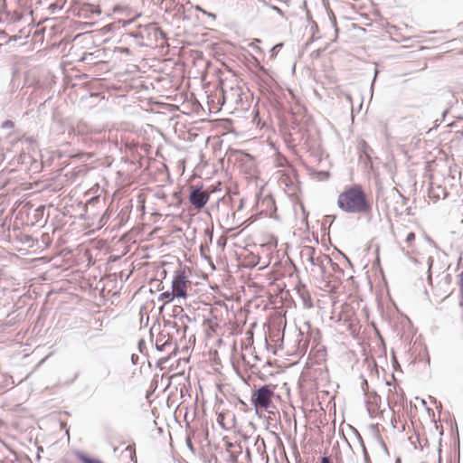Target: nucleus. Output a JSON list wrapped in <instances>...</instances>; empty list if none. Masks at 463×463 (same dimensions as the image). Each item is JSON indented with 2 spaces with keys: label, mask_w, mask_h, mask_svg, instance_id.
<instances>
[{
  "label": "nucleus",
  "mask_w": 463,
  "mask_h": 463,
  "mask_svg": "<svg viewBox=\"0 0 463 463\" xmlns=\"http://www.w3.org/2000/svg\"><path fill=\"white\" fill-rule=\"evenodd\" d=\"M337 206L346 213L364 214L372 218V204L360 184H353L339 194Z\"/></svg>",
  "instance_id": "1"
},
{
  "label": "nucleus",
  "mask_w": 463,
  "mask_h": 463,
  "mask_svg": "<svg viewBox=\"0 0 463 463\" xmlns=\"http://www.w3.org/2000/svg\"><path fill=\"white\" fill-rule=\"evenodd\" d=\"M210 194V192L203 189V184L191 185L188 200L191 205L200 212L207 204Z\"/></svg>",
  "instance_id": "2"
},
{
  "label": "nucleus",
  "mask_w": 463,
  "mask_h": 463,
  "mask_svg": "<svg viewBox=\"0 0 463 463\" xmlns=\"http://www.w3.org/2000/svg\"><path fill=\"white\" fill-rule=\"evenodd\" d=\"M188 282V277L185 275L184 270L178 269L175 271L171 288L172 292L177 298H186Z\"/></svg>",
  "instance_id": "3"
},
{
  "label": "nucleus",
  "mask_w": 463,
  "mask_h": 463,
  "mask_svg": "<svg viewBox=\"0 0 463 463\" xmlns=\"http://www.w3.org/2000/svg\"><path fill=\"white\" fill-rule=\"evenodd\" d=\"M273 388L269 385L263 386L256 391L251 397V402L256 409L267 410L271 403Z\"/></svg>",
  "instance_id": "4"
},
{
  "label": "nucleus",
  "mask_w": 463,
  "mask_h": 463,
  "mask_svg": "<svg viewBox=\"0 0 463 463\" xmlns=\"http://www.w3.org/2000/svg\"><path fill=\"white\" fill-rule=\"evenodd\" d=\"M296 333V339H295V345H294V351L293 353L297 355H304L309 346L310 341H312V337L315 335H313V332L310 333V335H305L302 331H300L298 328L295 329Z\"/></svg>",
  "instance_id": "5"
},
{
  "label": "nucleus",
  "mask_w": 463,
  "mask_h": 463,
  "mask_svg": "<svg viewBox=\"0 0 463 463\" xmlns=\"http://www.w3.org/2000/svg\"><path fill=\"white\" fill-rule=\"evenodd\" d=\"M312 337V345L310 349V354H313L316 361L320 363L326 359V346L320 345V332L317 330L314 336Z\"/></svg>",
  "instance_id": "6"
},
{
  "label": "nucleus",
  "mask_w": 463,
  "mask_h": 463,
  "mask_svg": "<svg viewBox=\"0 0 463 463\" xmlns=\"http://www.w3.org/2000/svg\"><path fill=\"white\" fill-rule=\"evenodd\" d=\"M303 252L313 266H323V260H326V263H331V258L328 255L319 253L317 256V250L314 247L307 246Z\"/></svg>",
  "instance_id": "7"
},
{
  "label": "nucleus",
  "mask_w": 463,
  "mask_h": 463,
  "mask_svg": "<svg viewBox=\"0 0 463 463\" xmlns=\"http://www.w3.org/2000/svg\"><path fill=\"white\" fill-rule=\"evenodd\" d=\"M430 198L438 201L440 198H447L449 192L445 187L439 184H434L433 183L430 184L429 191H428Z\"/></svg>",
  "instance_id": "8"
},
{
  "label": "nucleus",
  "mask_w": 463,
  "mask_h": 463,
  "mask_svg": "<svg viewBox=\"0 0 463 463\" xmlns=\"http://www.w3.org/2000/svg\"><path fill=\"white\" fill-rule=\"evenodd\" d=\"M223 95L225 99H230L231 100H234L236 103L241 101L242 90L238 85L232 86L229 90L223 89Z\"/></svg>",
  "instance_id": "9"
},
{
  "label": "nucleus",
  "mask_w": 463,
  "mask_h": 463,
  "mask_svg": "<svg viewBox=\"0 0 463 463\" xmlns=\"http://www.w3.org/2000/svg\"><path fill=\"white\" fill-rule=\"evenodd\" d=\"M285 327H286V322H284V326L281 329L280 326L277 328H272L269 331V337L272 342L275 343L276 345H279V347L283 345V339H284V334H285Z\"/></svg>",
  "instance_id": "10"
},
{
  "label": "nucleus",
  "mask_w": 463,
  "mask_h": 463,
  "mask_svg": "<svg viewBox=\"0 0 463 463\" xmlns=\"http://www.w3.org/2000/svg\"><path fill=\"white\" fill-rule=\"evenodd\" d=\"M165 337H166V335L160 334L156 338V348L160 352L165 351L166 346L171 345L170 337L169 336L167 338H165Z\"/></svg>",
  "instance_id": "11"
},
{
  "label": "nucleus",
  "mask_w": 463,
  "mask_h": 463,
  "mask_svg": "<svg viewBox=\"0 0 463 463\" xmlns=\"http://www.w3.org/2000/svg\"><path fill=\"white\" fill-rule=\"evenodd\" d=\"M175 319H177L181 324H184V320H186L187 322H195L196 321V317L195 316H193V317H190L189 315L184 313V310L181 309L179 314H176L175 316Z\"/></svg>",
  "instance_id": "12"
},
{
  "label": "nucleus",
  "mask_w": 463,
  "mask_h": 463,
  "mask_svg": "<svg viewBox=\"0 0 463 463\" xmlns=\"http://www.w3.org/2000/svg\"><path fill=\"white\" fill-rule=\"evenodd\" d=\"M171 326L173 329H175L176 332H179V330H183L184 335L183 337L185 338V333L188 330V326L185 324H182L181 326H178L177 322H171V321H165V326Z\"/></svg>",
  "instance_id": "13"
},
{
  "label": "nucleus",
  "mask_w": 463,
  "mask_h": 463,
  "mask_svg": "<svg viewBox=\"0 0 463 463\" xmlns=\"http://www.w3.org/2000/svg\"><path fill=\"white\" fill-rule=\"evenodd\" d=\"M176 297L171 291H165L158 297V300L163 301L165 304L171 303Z\"/></svg>",
  "instance_id": "14"
},
{
  "label": "nucleus",
  "mask_w": 463,
  "mask_h": 463,
  "mask_svg": "<svg viewBox=\"0 0 463 463\" xmlns=\"http://www.w3.org/2000/svg\"><path fill=\"white\" fill-rule=\"evenodd\" d=\"M383 384L385 385V387L388 388V392H396V378L392 377L389 381H383Z\"/></svg>",
  "instance_id": "15"
},
{
  "label": "nucleus",
  "mask_w": 463,
  "mask_h": 463,
  "mask_svg": "<svg viewBox=\"0 0 463 463\" xmlns=\"http://www.w3.org/2000/svg\"><path fill=\"white\" fill-rule=\"evenodd\" d=\"M458 278H459V281H458V286H459V301H458V306H463V270L458 275Z\"/></svg>",
  "instance_id": "16"
},
{
  "label": "nucleus",
  "mask_w": 463,
  "mask_h": 463,
  "mask_svg": "<svg viewBox=\"0 0 463 463\" xmlns=\"http://www.w3.org/2000/svg\"><path fill=\"white\" fill-rule=\"evenodd\" d=\"M66 3L67 0H56L54 3L51 4L50 7L52 8L53 10H61Z\"/></svg>",
  "instance_id": "17"
},
{
  "label": "nucleus",
  "mask_w": 463,
  "mask_h": 463,
  "mask_svg": "<svg viewBox=\"0 0 463 463\" xmlns=\"http://www.w3.org/2000/svg\"><path fill=\"white\" fill-rule=\"evenodd\" d=\"M89 128L87 126V124L83 121H80L78 124H77V131L79 134H85L89 131Z\"/></svg>",
  "instance_id": "18"
},
{
  "label": "nucleus",
  "mask_w": 463,
  "mask_h": 463,
  "mask_svg": "<svg viewBox=\"0 0 463 463\" xmlns=\"http://www.w3.org/2000/svg\"><path fill=\"white\" fill-rule=\"evenodd\" d=\"M126 451L129 452V457L132 461L137 463V456H136V449L134 445H128L126 449Z\"/></svg>",
  "instance_id": "19"
},
{
  "label": "nucleus",
  "mask_w": 463,
  "mask_h": 463,
  "mask_svg": "<svg viewBox=\"0 0 463 463\" xmlns=\"http://www.w3.org/2000/svg\"><path fill=\"white\" fill-rule=\"evenodd\" d=\"M79 458H80V461L83 463H103L99 459L90 458L89 457H87L86 455H83V454L80 455Z\"/></svg>",
  "instance_id": "20"
},
{
  "label": "nucleus",
  "mask_w": 463,
  "mask_h": 463,
  "mask_svg": "<svg viewBox=\"0 0 463 463\" xmlns=\"http://www.w3.org/2000/svg\"><path fill=\"white\" fill-rule=\"evenodd\" d=\"M14 128V122L10 119H6L1 124L2 129H13Z\"/></svg>",
  "instance_id": "21"
},
{
  "label": "nucleus",
  "mask_w": 463,
  "mask_h": 463,
  "mask_svg": "<svg viewBox=\"0 0 463 463\" xmlns=\"http://www.w3.org/2000/svg\"><path fill=\"white\" fill-rule=\"evenodd\" d=\"M86 10L87 11H90L91 12L92 14H99L101 12L99 10V8L98 6H95V5H87L85 6Z\"/></svg>",
  "instance_id": "22"
},
{
  "label": "nucleus",
  "mask_w": 463,
  "mask_h": 463,
  "mask_svg": "<svg viewBox=\"0 0 463 463\" xmlns=\"http://www.w3.org/2000/svg\"><path fill=\"white\" fill-rule=\"evenodd\" d=\"M267 6L269 7L270 9H272L273 11H275L280 16L285 17V13L277 5H274L269 2V5H267Z\"/></svg>",
  "instance_id": "23"
},
{
  "label": "nucleus",
  "mask_w": 463,
  "mask_h": 463,
  "mask_svg": "<svg viewBox=\"0 0 463 463\" xmlns=\"http://www.w3.org/2000/svg\"><path fill=\"white\" fill-rule=\"evenodd\" d=\"M415 241V233L411 232L407 234L405 238V242L411 245Z\"/></svg>",
  "instance_id": "24"
},
{
  "label": "nucleus",
  "mask_w": 463,
  "mask_h": 463,
  "mask_svg": "<svg viewBox=\"0 0 463 463\" xmlns=\"http://www.w3.org/2000/svg\"><path fill=\"white\" fill-rule=\"evenodd\" d=\"M433 258L432 257H429L428 258V279L430 281L431 280V272H430V269H431V267H432V264H433Z\"/></svg>",
  "instance_id": "25"
},
{
  "label": "nucleus",
  "mask_w": 463,
  "mask_h": 463,
  "mask_svg": "<svg viewBox=\"0 0 463 463\" xmlns=\"http://www.w3.org/2000/svg\"><path fill=\"white\" fill-rule=\"evenodd\" d=\"M328 264L331 266V268L334 271H335V272L337 271L342 274L344 273V270L338 266V264L334 262L332 260H331V263H328Z\"/></svg>",
  "instance_id": "26"
},
{
  "label": "nucleus",
  "mask_w": 463,
  "mask_h": 463,
  "mask_svg": "<svg viewBox=\"0 0 463 463\" xmlns=\"http://www.w3.org/2000/svg\"><path fill=\"white\" fill-rule=\"evenodd\" d=\"M127 35L133 39H143V35L138 32H130V33H128Z\"/></svg>",
  "instance_id": "27"
},
{
  "label": "nucleus",
  "mask_w": 463,
  "mask_h": 463,
  "mask_svg": "<svg viewBox=\"0 0 463 463\" xmlns=\"http://www.w3.org/2000/svg\"><path fill=\"white\" fill-rule=\"evenodd\" d=\"M217 421L223 429H227L224 423V415L222 413L218 414Z\"/></svg>",
  "instance_id": "28"
},
{
  "label": "nucleus",
  "mask_w": 463,
  "mask_h": 463,
  "mask_svg": "<svg viewBox=\"0 0 463 463\" xmlns=\"http://www.w3.org/2000/svg\"><path fill=\"white\" fill-rule=\"evenodd\" d=\"M100 202V196L97 195V196H92L91 198H90L88 200V204H95V203H99Z\"/></svg>",
  "instance_id": "29"
},
{
  "label": "nucleus",
  "mask_w": 463,
  "mask_h": 463,
  "mask_svg": "<svg viewBox=\"0 0 463 463\" xmlns=\"http://www.w3.org/2000/svg\"><path fill=\"white\" fill-rule=\"evenodd\" d=\"M156 35L159 34L162 39H166V33L161 28H156Z\"/></svg>",
  "instance_id": "30"
},
{
  "label": "nucleus",
  "mask_w": 463,
  "mask_h": 463,
  "mask_svg": "<svg viewBox=\"0 0 463 463\" xmlns=\"http://www.w3.org/2000/svg\"><path fill=\"white\" fill-rule=\"evenodd\" d=\"M326 265H328L326 263V260H323V266H318L319 269H321L322 273H326Z\"/></svg>",
  "instance_id": "31"
},
{
  "label": "nucleus",
  "mask_w": 463,
  "mask_h": 463,
  "mask_svg": "<svg viewBox=\"0 0 463 463\" xmlns=\"http://www.w3.org/2000/svg\"><path fill=\"white\" fill-rule=\"evenodd\" d=\"M320 52H321L320 50H315L312 52L311 56L313 58H318L320 56Z\"/></svg>",
  "instance_id": "32"
},
{
  "label": "nucleus",
  "mask_w": 463,
  "mask_h": 463,
  "mask_svg": "<svg viewBox=\"0 0 463 463\" xmlns=\"http://www.w3.org/2000/svg\"><path fill=\"white\" fill-rule=\"evenodd\" d=\"M364 460H365V463H372L371 460H370V458H369V455L366 451V449H364Z\"/></svg>",
  "instance_id": "33"
},
{
  "label": "nucleus",
  "mask_w": 463,
  "mask_h": 463,
  "mask_svg": "<svg viewBox=\"0 0 463 463\" xmlns=\"http://www.w3.org/2000/svg\"><path fill=\"white\" fill-rule=\"evenodd\" d=\"M203 14H205V15H207V16H209V17H212V18H213V19H215V18H216V14H213V13H211V12H207V11H205Z\"/></svg>",
  "instance_id": "34"
},
{
  "label": "nucleus",
  "mask_w": 463,
  "mask_h": 463,
  "mask_svg": "<svg viewBox=\"0 0 463 463\" xmlns=\"http://www.w3.org/2000/svg\"><path fill=\"white\" fill-rule=\"evenodd\" d=\"M195 10L199 11V12H202L203 14H204L205 10L202 8V6L200 5H195Z\"/></svg>",
  "instance_id": "35"
},
{
  "label": "nucleus",
  "mask_w": 463,
  "mask_h": 463,
  "mask_svg": "<svg viewBox=\"0 0 463 463\" xmlns=\"http://www.w3.org/2000/svg\"><path fill=\"white\" fill-rule=\"evenodd\" d=\"M184 373L182 372V373H173L171 374L170 376H173V377H175V376H184Z\"/></svg>",
  "instance_id": "36"
},
{
  "label": "nucleus",
  "mask_w": 463,
  "mask_h": 463,
  "mask_svg": "<svg viewBox=\"0 0 463 463\" xmlns=\"http://www.w3.org/2000/svg\"><path fill=\"white\" fill-rule=\"evenodd\" d=\"M282 46H283V43L276 44V45L271 49V51H273V50H275V49H280Z\"/></svg>",
  "instance_id": "37"
},
{
  "label": "nucleus",
  "mask_w": 463,
  "mask_h": 463,
  "mask_svg": "<svg viewBox=\"0 0 463 463\" xmlns=\"http://www.w3.org/2000/svg\"><path fill=\"white\" fill-rule=\"evenodd\" d=\"M258 1L262 3L264 5H269V2L267 0H258Z\"/></svg>",
  "instance_id": "38"
},
{
  "label": "nucleus",
  "mask_w": 463,
  "mask_h": 463,
  "mask_svg": "<svg viewBox=\"0 0 463 463\" xmlns=\"http://www.w3.org/2000/svg\"><path fill=\"white\" fill-rule=\"evenodd\" d=\"M321 463H330V460H329V458L325 457V458H322Z\"/></svg>",
  "instance_id": "39"
},
{
  "label": "nucleus",
  "mask_w": 463,
  "mask_h": 463,
  "mask_svg": "<svg viewBox=\"0 0 463 463\" xmlns=\"http://www.w3.org/2000/svg\"><path fill=\"white\" fill-rule=\"evenodd\" d=\"M332 22H333V25L335 27V32H337L336 21H335V17L332 19Z\"/></svg>",
  "instance_id": "40"
},
{
  "label": "nucleus",
  "mask_w": 463,
  "mask_h": 463,
  "mask_svg": "<svg viewBox=\"0 0 463 463\" xmlns=\"http://www.w3.org/2000/svg\"><path fill=\"white\" fill-rule=\"evenodd\" d=\"M445 278H446L447 282L449 283L450 279H451V276L449 274H447Z\"/></svg>",
  "instance_id": "41"
},
{
  "label": "nucleus",
  "mask_w": 463,
  "mask_h": 463,
  "mask_svg": "<svg viewBox=\"0 0 463 463\" xmlns=\"http://www.w3.org/2000/svg\"><path fill=\"white\" fill-rule=\"evenodd\" d=\"M447 113H448V109H446V110H444V111L442 112V120H444V119H445V117H446Z\"/></svg>",
  "instance_id": "42"
},
{
  "label": "nucleus",
  "mask_w": 463,
  "mask_h": 463,
  "mask_svg": "<svg viewBox=\"0 0 463 463\" xmlns=\"http://www.w3.org/2000/svg\"><path fill=\"white\" fill-rule=\"evenodd\" d=\"M137 358H138V356L136 355V354H132L131 355V360H132L133 363H135V359H137Z\"/></svg>",
  "instance_id": "43"
},
{
  "label": "nucleus",
  "mask_w": 463,
  "mask_h": 463,
  "mask_svg": "<svg viewBox=\"0 0 463 463\" xmlns=\"http://www.w3.org/2000/svg\"><path fill=\"white\" fill-rule=\"evenodd\" d=\"M174 196H175V198H179V196H180V192H175V193H174Z\"/></svg>",
  "instance_id": "44"
},
{
  "label": "nucleus",
  "mask_w": 463,
  "mask_h": 463,
  "mask_svg": "<svg viewBox=\"0 0 463 463\" xmlns=\"http://www.w3.org/2000/svg\"><path fill=\"white\" fill-rule=\"evenodd\" d=\"M140 345H145L144 340H140L138 343V348H140Z\"/></svg>",
  "instance_id": "45"
},
{
  "label": "nucleus",
  "mask_w": 463,
  "mask_h": 463,
  "mask_svg": "<svg viewBox=\"0 0 463 463\" xmlns=\"http://www.w3.org/2000/svg\"><path fill=\"white\" fill-rule=\"evenodd\" d=\"M377 73H378V71L376 70L375 71V74H374V78H373V82H372V85H373V83L375 82V78H376Z\"/></svg>",
  "instance_id": "46"
},
{
  "label": "nucleus",
  "mask_w": 463,
  "mask_h": 463,
  "mask_svg": "<svg viewBox=\"0 0 463 463\" xmlns=\"http://www.w3.org/2000/svg\"><path fill=\"white\" fill-rule=\"evenodd\" d=\"M260 80L263 84H265V85H269V83L267 82V80H264V79H260Z\"/></svg>",
  "instance_id": "47"
},
{
  "label": "nucleus",
  "mask_w": 463,
  "mask_h": 463,
  "mask_svg": "<svg viewBox=\"0 0 463 463\" xmlns=\"http://www.w3.org/2000/svg\"><path fill=\"white\" fill-rule=\"evenodd\" d=\"M343 256L345 259V260L348 262V264L351 265V261L349 260V259L346 256H345V255H343Z\"/></svg>",
  "instance_id": "48"
},
{
  "label": "nucleus",
  "mask_w": 463,
  "mask_h": 463,
  "mask_svg": "<svg viewBox=\"0 0 463 463\" xmlns=\"http://www.w3.org/2000/svg\"><path fill=\"white\" fill-rule=\"evenodd\" d=\"M462 309L461 320L463 321V306H458Z\"/></svg>",
  "instance_id": "49"
},
{
  "label": "nucleus",
  "mask_w": 463,
  "mask_h": 463,
  "mask_svg": "<svg viewBox=\"0 0 463 463\" xmlns=\"http://www.w3.org/2000/svg\"><path fill=\"white\" fill-rule=\"evenodd\" d=\"M206 232L212 237V232H210L209 230H206Z\"/></svg>",
  "instance_id": "50"
},
{
  "label": "nucleus",
  "mask_w": 463,
  "mask_h": 463,
  "mask_svg": "<svg viewBox=\"0 0 463 463\" xmlns=\"http://www.w3.org/2000/svg\"><path fill=\"white\" fill-rule=\"evenodd\" d=\"M170 379H171V378H167L168 382H167V383H166V386H169V384H170L169 380H170Z\"/></svg>",
  "instance_id": "51"
},
{
  "label": "nucleus",
  "mask_w": 463,
  "mask_h": 463,
  "mask_svg": "<svg viewBox=\"0 0 463 463\" xmlns=\"http://www.w3.org/2000/svg\"><path fill=\"white\" fill-rule=\"evenodd\" d=\"M266 77L268 78V80H272V79L269 76V74H266Z\"/></svg>",
  "instance_id": "52"
},
{
  "label": "nucleus",
  "mask_w": 463,
  "mask_h": 463,
  "mask_svg": "<svg viewBox=\"0 0 463 463\" xmlns=\"http://www.w3.org/2000/svg\"><path fill=\"white\" fill-rule=\"evenodd\" d=\"M269 376H270V377H273V376H275V373H269Z\"/></svg>",
  "instance_id": "53"
},
{
  "label": "nucleus",
  "mask_w": 463,
  "mask_h": 463,
  "mask_svg": "<svg viewBox=\"0 0 463 463\" xmlns=\"http://www.w3.org/2000/svg\"><path fill=\"white\" fill-rule=\"evenodd\" d=\"M400 196H402L403 200H406L405 196H402L401 194Z\"/></svg>",
  "instance_id": "54"
},
{
  "label": "nucleus",
  "mask_w": 463,
  "mask_h": 463,
  "mask_svg": "<svg viewBox=\"0 0 463 463\" xmlns=\"http://www.w3.org/2000/svg\"><path fill=\"white\" fill-rule=\"evenodd\" d=\"M461 133V135L463 136V128H462V130L459 131Z\"/></svg>",
  "instance_id": "55"
}]
</instances>
